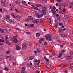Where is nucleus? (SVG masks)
I'll return each instance as SVG.
<instances>
[{
    "label": "nucleus",
    "mask_w": 73,
    "mask_h": 73,
    "mask_svg": "<svg viewBox=\"0 0 73 73\" xmlns=\"http://www.w3.org/2000/svg\"><path fill=\"white\" fill-rule=\"evenodd\" d=\"M37 51L38 53H40V52H41V50H40V49L39 48H37Z\"/></svg>",
    "instance_id": "obj_20"
},
{
    "label": "nucleus",
    "mask_w": 73,
    "mask_h": 73,
    "mask_svg": "<svg viewBox=\"0 0 73 73\" xmlns=\"http://www.w3.org/2000/svg\"><path fill=\"white\" fill-rule=\"evenodd\" d=\"M37 16L38 18H40V14H37Z\"/></svg>",
    "instance_id": "obj_27"
},
{
    "label": "nucleus",
    "mask_w": 73,
    "mask_h": 73,
    "mask_svg": "<svg viewBox=\"0 0 73 73\" xmlns=\"http://www.w3.org/2000/svg\"><path fill=\"white\" fill-rule=\"evenodd\" d=\"M67 59L68 60H70L72 58V57L71 56H67L66 57Z\"/></svg>",
    "instance_id": "obj_11"
},
{
    "label": "nucleus",
    "mask_w": 73,
    "mask_h": 73,
    "mask_svg": "<svg viewBox=\"0 0 73 73\" xmlns=\"http://www.w3.org/2000/svg\"><path fill=\"white\" fill-rule=\"evenodd\" d=\"M60 35L62 36V37H66V35H65L64 34H60Z\"/></svg>",
    "instance_id": "obj_9"
},
{
    "label": "nucleus",
    "mask_w": 73,
    "mask_h": 73,
    "mask_svg": "<svg viewBox=\"0 0 73 73\" xmlns=\"http://www.w3.org/2000/svg\"><path fill=\"white\" fill-rule=\"evenodd\" d=\"M22 2L23 4H25V1H22Z\"/></svg>",
    "instance_id": "obj_39"
},
{
    "label": "nucleus",
    "mask_w": 73,
    "mask_h": 73,
    "mask_svg": "<svg viewBox=\"0 0 73 73\" xmlns=\"http://www.w3.org/2000/svg\"><path fill=\"white\" fill-rule=\"evenodd\" d=\"M29 19H30L31 20H33V17H32L29 16Z\"/></svg>",
    "instance_id": "obj_23"
},
{
    "label": "nucleus",
    "mask_w": 73,
    "mask_h": 73,
    "mask_svg": "<svg viewBox=\"0 0 73 73\" xmlns=\"http://www.w3.org/2000/svg\"><path fill=\"white\" fill-rule=\"evenodd\" d=\"M45 39L47 41H50L52 40V36H50V35L49 34L46 35L45 36Z\"/></svg>",
    "instance_id": "obj_1"
},
{
    "label": "nucleus",
    "mask_w": 73,
    "mask_h": 73,
    "mask_svg": "<svg viewBox=\"0 0 73 73\" xmlns=\"http://www.w3.org/2000/svg\"><path fill=\"white\" fill-rule=\"evenodd\" d=\"M62 53H59L58 54V58H60V57H62Z\"/></svg>",
    "instance_id": "obj_8"
},
{
    "label": "nucleus",
    "mask_w": 73,
    "mask_h": 73,
    "mask_svg": "<svg viewBox=\"0 0 73 73\" xmlns=\"http://www.w3.org/2000/svg\"><path fill=\"white\" fill-rule=\"evenodd\" d=\"M35 58V57L33 56H31L29 58L30 60H32V59H34Z\"/></svg>",
    "instance_id": "obj_14"
},
{
    "label": "nucleus",
    "mask_w": 73,
    "mask_h": 73,
    "mask_svg": "<svg viewBox=\"0 0 73 73\" xmlns=\"http://www.w3.org/2000/svg\"><path fill=\"white\" fill-rule=\"evenodd\" d=\"M1 4L3 6H5V3H1Z\"/></svg>",
    "instance_id": "obj_30"
},
{
    "label": "nucleus",
    "mask_w": 73,
    "mask_h": 73,
    "mask_svg": "<svg viewBox=\"0 0 73 73\" xmlns=\"http://www.w3.org/2000/svg\"><path fill=\"white\" fill-rule=\"evenodd\" d=\"M71 46H73V43H71Z\"/></svg>",
    "instance_id": "obj_64"
},
{
    "label": "nucleus",
    "mask_w": 73,
    "mask_h": 73,
    "mask_svg": "<svg viewBox=\"0 0 73 73\" xmlns=\"http://www.w3.org/2000/svg\"><path fill=\"white\" fill-rule=\"evenodd\" d=\"M13 7H12L11 8V11H12V10H13Z\"/></svg>",
    "instance_id": "obj_61"
},
{
    "label": "nucleus",
    "mask_w": 73,
    "mask_h": 73,
    "mask_svg": "<svg viewBox=\"0 0 73 73\" xmlns=\"http://www.w3.org/2000/svg\"><path fill=\"white\" fill-rule=\"evenodd\" d=\"M16 50H20V47L19 46H17L15 48Z\"/></svg>",
    "instance_id": "obj_5"
},
{
    "label": "nucleus",
    "mask_w": 73,
    "mask_h": 73,
    "mask_svg": "<svg viewBox=\"0 0 73 73\" xmlns=\"http://www.w3.org/2000/svg\"><path fill=\"white\" fill-rule=\"evenodd\" d=\"M33 23H38V21L36 20L33 21Z\"/></svg>",
    "instance_id": "obj_25"
},
{
    "label": "nucleus",
    "mask_w": 73,
    "mask_h": 73,
    "mask_svg": "<svg viewBox=\"0 0 73 73\" xmlns=\"http://www.w3.org/2000/svg\"><path fill=\"white\" fill-rule=\"evenodd\" d=\"M40 40L42 41H44V38H41Z\"/></svg>",
    "instance_id": "obj_45"
},
{
    "label": "nucleus",
    "mask_w": 73,
    "mask_h": 73,
    "mask_svg": "<svg viewBox=\"0 0 73 73\" xmlns=\"http://www.w3.org/2000/svg\"><path fill=\"white\" fill-rule=\"evenodd\" d=\"M11 15H12V16H13L14 18H16V17L15 16V14H14L13 13H11Z\"/></svg>",
    "instance_id": "obj_21"
},
{
    "label": "nucleus",
    "mask_w": 73,
    "mask_h": 73,
    "mask_svg": "<svg viewBox=\"0 0 73 73\" xmlns=\"http://www.w3.org/2000/svg\"><path fill=\"white\" fill-rule=\"evenodd\" d=\"M55 23H58V20H55Z\"/></svg>",
    "instance_id": "obj_53"
},
{
    "label": "nucleus",
    "mask_w": 73,
    "mask_h": 73,
    "mask_svg": "<svg viewBox=\"0 0 73 73\" xmlns=\"http://www.w3.org/2000/svg\"><path fill=\"white\" fill-rule=\"evenodd\" d=\"M14 40H13V42L14 43H17L18 42V40L17 39L16 37H14Z\"/></svg>",
    "instance_id": "obj_4"
},
{
    "label": "nucleus",
    "mask_w": 73,
    "mask_h": 73,
    "mask_svg": "<svg viewBox=\"0 0 73 73\" xmlns=\"http://www.w3.org/2000/svg\"><path fill=\"white\" fill-rule=\"evenodd\" d=\"M52 12L53 15H56V11L54 10H52Z\"/></svg>",
    "instance_id": "obj_13"
},
{
    "label": "nucleus",
    "mask_w": 73,
    "mask_h": 73,
    "mask_svg": "<svg viewBox=\"0 0 73 73\" xmlns=\"http://www.w3.org/2000/svg\"><path fill=\"white\" fill-rule=\"evenodd\" d=\"M53 9H54V10H55V9H56V8L54 5L53 6Z\"/></svg>",
    "instance_id": "obj_43"
},
{
    "label": "nucleus",
    "mask_w": 73,
    "mask_h": 73,
    "mask_svg": "<svg viewBox=\"0 0 73 73\" xmlns=\"http://www.w3.org/2000/svg\"><path fill=\"white\" fill-rule=\"evenodd\" d=\"M5 40L6 41H7V40H8V37L7 36H5Z\"/></svg>",
    "instance_id": "obj_40"
},
{
    "label": "nucleus",
    "mask_w": 73,
    "mask_h": 73,
    "mask_svg": "<svg viewBox=\"0 0 73 73\" xmlns=\"http://www.w3.org/2000/svg\"><path fill=\"white\" fill-rule=\"evenodd\" d=\"M27 44L24 43L22 45V49H26V48H27Z\"/></svg>",
    "instance_id": "obj_3"
},
{
    "label": "nucleus",
    "mask_w": 73,
    "mask_h": 73,
    "mask_svg": "<svg viewBox=\"0 0 73 73\" xmlns=\"http://www.w3.org/2000/svg\"><path fill=\"white\" fill-rule=\"evenodd\" d=\"M46 11V10H43L41 11L42 13L43 14V15H46V13H45Z\"/></svg>",
    "instance_id": "obj_6"
},
{
    "label": "nucleus",
    "mask_w": 73,
    "mask_h": 73,
    "mask_svg": "<svg viewBox=\"0 0 73 73\" xmlns=\"http://www.w3.org/2000/svg\"><path fill=\"white\" fill-rule=\"evenodd\" d=\"M48 22H49V23L51 22V19H48Z\"/></svg>",
    "instance_id": "obj_31"
},
{
    "label": "nucleus",
    "mask_w": 73,
    "mask_h": 73,
    "mask_svg": "<svg viewBox=\"0 0 73 73\" xmlns=\"http://www.w3.org/2000/svg\"><path fill=\"white\" fill-rule=\"evenodd\" d=\"M47 64H48V63H44V64L45 66H46V67L47 66Z\"/></svg>",
    "instance_id": "obj_52"
},
{
    "label": "nucleus",
    "mask_w": 73,
    "mask_h": 73,
    "mask_svg": "<svg viewBox=\"0 0 73 73\" xmlns=\"http://www.w3.org/2000/svg\"><path fill=\"white\" fill-rule=\"evenodd\" d=\"M42 10H44L45 11H46V8L45 7H42Z\"/></svg>",
    "instance_id": "obj_15"
},
{
    "label": "nucleus",
    "mask_w": 73,
    "mask_h": 73,
    "mask_svg": "<svg viewBox=\"0 0 73 73\" xmlns=\"http://www.w3.org/2000/svg\"><path fill=\"white\" fill-rule=\"evenodd\" d=\"M31 6H32V9H35V6H34V5H32Z\"/></svg>",
    "instance_id": "obj_32"
},
{
    "label": "nucleus",
    "mask_w": 73,
    "mask_h": 73,
    "mask_svg": "<svg viewBox=\"0 0 73 73\" xmlns=\"http://www.w3.org/2000/svg\"><path fill=\"white\" fill-rule=\"evenodd\" d=\"M21 72L22 73H25V70H21Z\"/></svg>",
    "instance_id": "obj_22"
},
{
    "label": "nucleus",
    "mask_w": 73,
    "mask_h": 73,
    "mask_svg": "<svg viewBox=\"0 0 73 73\" xmlns=\"http://www.w3.org/2000/svg\"><path fill=\"white\" fill-rule=\"evenodd\" d=\"M34 62L36 63H37L38 62V60L37 59H35L34 60Z\"/></svg>",
    "instance_id": "obj_34"
},
{
    "label": "nucleus",
    "mask_w": 73,
    "mask_h": 73,
    "mask_svg": "<svg viewBox=\"0 0 73 73\" xmlns=\"http://www.w3.org/2000/svg\"><path fill=\"white\" fill-rule=\"evenodd\" d=\"M70 6L69 7L70 8H71L73 7V3L71 2H70Z\"/></svg>",
    "instance_id": "obj_10"
},
{
    "label": "nucleus",
    "mask_w": 73,
    "mask_h": 73,
    "mask_svg": "<svg viewBox=\"0 0 73 73\" xmlns=\"http://www.w3.org/2000/svg\"><path fill=\"white\" fill-rule=\"evenodd\" d=\"M64 72V73H68V71L67 70H65Z\"/></svg>",
    "instance_id": "obj_54"
},
{
    "label": "nucleus",
    "mask_w": 73,
    "mask_h": 73,
    "mask_svg": "<svg viewBox=\"0 0 73 73\" xmlns=\"http://www.w3.org/2000/svg\"><path fill=\"white\" fill-rule=\"evenodd\" d=\"M35 9H36V10H39V9H38L36 7H35Z\"/></svg>",
    "instance_id": "obj_48"
},
{
    "label": "nucleus",
    "mask_w": 73,
    "mask_h": 73,
    "mask_svg": "<svg viewBox=\"0 0 73 73\" xmlns=\"http://www.w3.org/2000/svg\"><path fill=\"white\" fill-rule=\"evenodd\" d=\"M60 47H61V48H63L64 47V45H61L60 46Z\"/></svg>",
    "instance_id": "obj_59"
},
{
    "label": "nucleus",
    "mask_w": 73,
    "mask_h": 73,
    "mask_svg": "<svg viewBox=\"0 0 73 73\" xmlns=\"http://www.w3.org/2000/svg\"><path fill=\"white\" fill-rule=\"evenodd\" d=\"M56 6H58V3H56Z\"/></svg>",
    "instance_id": "obj_56"
},
{
    "label": "nucleus",
    "mask_w": 73,
    "mask_h": 73,
    "mask_svg": "<svg viewBox=\"0 0 73 73\" xmlns=\"http://www.w3.org/2000/svg\"><path fill=\"white\" fill-rule=\"evenodd\" d=\"M42 41H42V40H40V41L39 42L40 44H41V43L42 42Z\"/></svg>",
    "instance_id": "obj_51"
},
{
    "label": "nucleus",
    "mask_w": 73,
    "mask_h": 73,
    "mask_svg": "<svg viewBox=\"0 0 73 73\" xmlns=\"http://www.w3.org/2000/svg\"><path fill=\"white\" fill-rule=\"evenodd\" d=\"M30 32L28 31L26 32V33L27 34V35H30L31 34L30 33Z\"/></svg>",
    "instance_id": "obj_38"
},
{
    "label": "nucleus",
    "mask_w": 73,
    "mask_h": 73,
    "mask_svg": "<svg viewBox=\"0 0 73 73\" xmlns=\"http://www.w3.org/2000/svg\"><path fill=\"white\" fill-rule=\"evenodd\" d=\"M62 11H64V12H65V11H66V10L65 9H64Z\"/></svg>",
    "instance_id": "obj_60"
},
{
    "label": "nucleus",
    "mask_w": 73,
    "mask_h": 73,
    "mask_svg": "<svg viewBox=\"0 0 73 73\" xmlns=\"http://www.w3.org/2000/svg\"><path fill=\"white\" fill-rule=\"evenodd\" d=\"M13 22L12 21V20H10V23H12Z\"/></svg>",
    "instance_id": "obj_63"
},
{
    "label": "nucleus",
    "mask_w": 73,
    "mask_h": 73,
    "mask_svg": "<svg viewBox=\"0 0 73 73\" xmlns=\"http://www.w3.org/2000/svg\"><path fill=\"white\" fill-rule=\"evenodd\" d=\"M11 51L9 50H8L6 52V54H9L10 53Z\"/></svg>",
    "instance_id": "obj_16"
},
{
    "label": "nucleus",
    "mask_w": 73,
    "mask_h": 73,
    "mask_svg": "<svg viewBox=\"0 0 73 73\" xmlns=\"http://www.w3.org/2000/svg\"><path fill=\"white\" fill-rule=\"evenodd\" d=\"M7 17L8 19H10L11 18V17H10V16L9 15H7Z\"/></svg>",
    "instance_id": "obj_26"
},
{
    "label": "nucleus",
    "mask_w": 73,
    "mask_h": 73,
    "mask_svg": "<svg viewBox=\"0 0 73 73\" xmlns=\"http://www.w3.org/2000/svg\"><path fill=\"white\" fill-rule=\"evenodd\" d=\"M5 0H1V3H5Z\"/></svg>",
    "instance_id": "obj_37"
},
{
    "label": "nucleus",
    "mask_w": 73,
    "mask_h": 73,
    "mask_svg": "<svg viewBox=\"0 0 73 73\" xmlns=\"http://www.w3.org/2000/svg\"><path fill=\"white\" fill-rule=\"evenodd\" d=\"M58 24L60 26H62V25H63V23H59Z\"/></svg>",
    "instance_id": "obj_29"
},
{
    "label": "nucleus",
    "mask_w": 73,
    "mask_h": 73,
    "mask_svg": "<svg viewBox=\"0 0 73 73\" xmlns=\"http://www.w3.org/2000/svg\"><path fill=\"white\" fill-rule=\"evenodd\" d=\"M61 52L62 53H64L65 52V50H62V51Z\"/></svg>",
    "instance_id": "obj_49"
},
{
    "label": "nucleus",
    "mask_w": 73,
    "mask_h": 73,
    "mask_svg": "<svg viewBox=\"0 0 73 73\" xmlns=\"http://www.w3.org/2000/svg\"><path fill=\"white\" fill-rule=\"evenodd\" d=\"M5 70H6V71H8V68L7 67H5Z\"/></svg>",
    "instance_id": "obj_35"
},
{
    "label": "nucleus",
    "mask_w": 73,
    "mask_h": 73,
    "mask_svg": "<svg viewBox=\"0 0 73 73\" xmlns=\"http://www.w3.org/2000/svg\"><path fill=\"white\" fill-rule=\"evenodd\" d=\"M35 6L38 7H42V5H41V4H36Z\"/></svg>",
    "instance_id": "obj_7"
},
{
    "label": "nucleus",
    "mask_w": 73,
    "mask_h": 73,
    "mask_svg": "<svg viewBox=\"0 0 73 73\" xmlns=\"http://www.w3.org/2000/svg\"><path fill=\"white\" fill-rule=\"evenodd\" d=\"M16 17H17V19H19L20 18V16H19V15H17L16 16Z\"/></svg>",
    "instance_id": "obj_41"
},
{
    "label": "nucleus",
    "mask_w": 73,
    "mask_h": 73,
    "mask_svg": "<svg viewBox=\"0 0 73 73\" xmlns=\"http://www.w3.org/2000/svg\"><path fill=\"white\" fill-rule=\"evenodd\" d=\"M22 70H25V67H22Z\"/></svg>",
    "instance_id": "obj_44"
},
{
    "label": "nucleus",
    "mask_w": 73,
    "mask_h": 73,
    "mask_svg": "<svg viewBox=\"0 0 73 73\" xmlns=\"http://www.w3.org/2000/svg\"><path fill=\"white\" fill-rule=\"evenodd\" d=\"M47 68H49L50 67V65L49 64H47V66L46 67Z\"/></svg>",
    "instance_id": "obj_17"
},
{
    "label": "nucleus",
    "mask_w": 73,
    "mask_h": 73,
    "mask_svg": "<svg viewBox=\"0 0 73 73\" xmlns=\"http://www.w3.org/2000/svg\"><path fill=\"white\" fill-rule=\"evenodd\" d=\"M68 17L67 16L65 15L64 17V19L65 20H68Z\"/></svg>",
    "instance_id": "obj_12"
},
{
    "label": "nucleus",
    "mask_w": 73,
    "mask_h": 73,
    "mask_svg": "<svg viewBox=\"0 0 73 73\" xmlns=\"http://www.w3.org/2000/svg\"><path fill=\"white\" fill-rule=\"evenodd\" d=\"M40 34L39 33H37L36 34V36L37 37H39L40 36Z\"/></svg>",
    "instance_id": "obj_24"
},
{
    "label": "nucleus",
    "mask_w": 73,
    "mask_h": 73,
    "mask_svg": "<svg viewBox=\"0 0 73 73\" xmlns=\"http://www.w3.org/2000/svg\"><path fill=\"white\" fill-rule=\"evenodd\" d=\"M0 31L2 32V33H4V31L3 29H0Z\"/></svg>",
    "instance_id": "obj_18"
},
{
    "label": "nucleus",
    "mask_w": 73,
    "mask_h": 73,
    "mask_svg": "<svg viewBox=\"0 0 73 73\" xmlns=\"http://www.w3.org/2000/svg\"><path fill=\"white\" fill-rule=\"evenodd\" d=\"M15 11H16V12H17V13H20V12H19V11H18L17 9H15Z\"/></svg>",
    "instance_id": "obj_36"
},
{
    "label": "nucleus",
    "mask_w": 73,
    "mask_h": 73,
    "mask_svg": "<svg viewBox=\"0 0 73 73\" xmlns=\"http://www.w3.org/2000/svg\"><path fill=\"white\" fill-rule=\"evenodd\" d=\"M13 65H16V62H14L13 63Z\"/></svg>",
    "instance_id": "obj_33"
},
{
    "label": "nucleus",
    "mask_w": 73,
    "mask_h": 73,
    "mask_svg": "<svg viewBox=\"0 0 73 73\" xmlns=\"http://www.w3.org/2000/svg\"><path fill=\"white\" fill-rule=\"evenodd\" d=\"M44 16V15L43 14H41L40 15V17H42Z\"/></svg>",
    "instance_id": "obj_42"
},
{
    "label": "nucleus",
    "mask_w": 73,
    "mask_h": 73,
    "mask_svg": "<svg viewBox=\"0 0 73 73\" xmlns=\"http://www.w3.org/2000/svg\"><path fill=\"white\" fill-rule=\"evenodd\" d=\"M15 3L16 4H18V1H15Z\"/></svg>",
    "instance_id": "obj_62"
},
{
    "label": "nucleus",
    "mask_w": 73,
    "mask_h": 73,
    "mask_svg": "<svg viewBox=\"0 0 73 73\" xmlns=\"http://www.w3.org/2000/svg\"><path fill=\"white\" fill-rule=\"evenodd\" d=\"M47 44V43H46V42H44V45H46Z\"/></svg>",
    "instance_id": "obj_55"
},
{
    "label": "nucleus",
    "mask_w": 73,
    "mask_h": 73,
    "mask_svg": "<svg viewBox=\"0 0 73 73\" xmlns=\"http://www.w3.org/2000/svg\"><path fill=\"white\" fill-rule=\"evenodd\" d=\"M4 41L3 39H0V42H4Z\"/></svg>",
    "instance_id": "obj_46"
},
{
    "label": "nucleus",
    "mask_w": 73,
    "mask_h": 73,
    "mask_svg": "<svg viewBox=\"0 0 73 73\" xmlns=\"http://www.w3.org/2000/svg\"><path fill=\"white\" fill-rule=\"evenodd\" d=\"M62 29H60L58 30V32L60 33V32H62Z\"/></svg>",
    "instance_id": "obj_28"
},
{
    "label": "nucleus",
    "mask_w": 73,
    "mask_h": 73,
    "mask_svg": "<svg viewBox=\"0 0 73 73\" xmlns=\"http://www.w3.org/2000/svg\"><path fill=\"white\" fill-rule=\"evenodd\" d=\"M57 19L58 21H60V18L58 17Z\"/></svg>",
    "instance_id": "obj_57"
},
{
    "label": "nucleus",
    "mask_w": 73,
    "mask_h": 73,
    "mask_svg": "<svg viewBox=\"0 0 73 73\" xmlns=\"http://www.w3.org/2000/svg\"><path fill=\"white\" fill-rule=\"evenodd\" d=\"M69 68H70V69H73V66H70V67H69Z\"/></svg>",
    "instance_id": "obj_50"
},
{
    "label": "nucleus",
    "mask_w": 73,
    "mask_h": 73,
    "mask_svg": "<svg viewBox=\"0 0 73 73\" xmlns=\"http://www.w3.org/2000/svg\"><path fill=\"white\" fill-rule=\"evenodd\" d=\"M34 26L35 25H34L33 24H31L30 25V27H34Z\"/></svg>",
    "instance_id": "obj_19"
},
{
    "label": "nucleus",
    "mask_w": 73,
    "mask_h": 73,
    "mask_svg": "<svg viewBox=\"0 0 73 73\" xmlns=\"http://www.w3.org/2000/svg\"><path fill=\"white\" fill-rule=\"evenodd\" d=\"M4 28H5V30L6 31H7V32H8V31H9L11 30L10 27L7 26H5Z\"/></svg>",
    "instance_id": "obj_2"
},
{
    "label": "nucleus",
    "mask_w": 73,
    "mask_h": 73,
    "mask_svg": "<svg viewBox=\"0 0 73 73\" xmlns=\"http://www.w3.org/2000/svg\"><path fill=\"white\" fill-rule=\"evenodd\" d=\"M6 43L7 44H9L10 42H9V41H7L6 42Z\"/></svg>",
    "instance_id": "obj_47"
},
{
    "label": "nucleus",
    "mask_w": 73,
    "mask_h": 73,
    "mask_svg": "<svg viewBox=\"0 0 73 73\" xmlns=\"http://www.w3.org/2000/svg\"><path fill=\"white\" fill-rule=\"evenodd\" d=\"M56 17H58V16H59V15H58V14H56Z\"/></svg>",
    "instance_id": "obj_58"
}]
</instances>
